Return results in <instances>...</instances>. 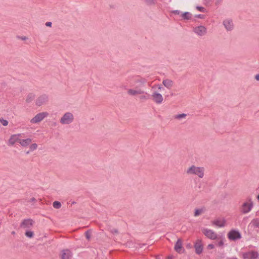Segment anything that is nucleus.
<instances>
[{"label": "nucleus", "instance_id": "obj_1", "mask_svg": "<svg viewBox=\"0 0 259 259\" xmlns=\"http://www.w3.org/2000/svg\"><path fill=\"white\" fill-rule=\"evenodd\" d=\"M186 174L188 175L197 176L199 178H202L204 175V168L203 167L192 165L187 169Z\"/></svg>", "mask_w": 259, "mask_h": 259}, {"label": "nucleus", "instance_id": "obj_24", "mask_svg": "<svg viewBox=\"0 0 259 259\" xmlns=\"http://www.w3.org/2000/svg\"><path fill=\"white\" fill-rule=\"evenodd\" d=\"M186 116H187L186 114L182 113V114H179L176 115L174 117L175 119H181L182 118H185Z\"/></svg>", "mask_w": 259, "mask_h": 259}, {"label": "nucleus", "instance_id": "obj_32", "mask_svg": "<svg viewBox=\"0 0 259 259\" xmlns=\"http://www.w3.org/2000/svg\"><path fill=\"white\" fill-rule=\"evenodd\" d=\"M110 232L112 233V234H118V230L117 229H115V228H113L112 229L110 230Z\"/></svg>", "mask_w": 259, "mask_h": 259}, {"label": "nucleus", "instance_id": "obj_44", "mask_svg": "<svg viewBox=\"0 0 259 259\" xmlns=\"http://www.w3.org/2000/svg\"><path fill=\"white\" fill-rule=\"evenodd\" d=\"M11 234H12V235H15L16 233H15V231H12V233H11Z\"/></svg>", "mask_w": 259, "mask_h": 259}, {"label": "nucleus", "instance_id": "obj_12", "mask_svg": "<svg viewBox=\"0 0 259 259\" xmlns=\"http://www.w3.org/2000/svg\"><path fill=\"white\" fill-rule=\"evenodd\" d=\"M153 100L157 104H161L163 100L162 96L157 92H154L152 95Z\"/></svg>", "mask_w": 259, "mask_h": 259}, {"label": "nucleus", "instance_id": "obj_19", "mask_svg": "<svg viewBox=\"0 0 259 259\" xmlns=\"http://www.w3.org/2000/svg\"><path fill=\"white\" fill-rule=\"evenodd\" d=\"M32 142V140L30 138H28L26 139L21 140L20 139L19 143L21 144V146L23 147H26Z\"/></svg>", "mask_w": 259, "mask_h": 259}, {"label": "nucleus", "instance_id": "obj_25", "mask_svg": "<svg viewBox=\"0 0 259 259\" xmlns=\"http://www.w3.org/2000/svg\"><path fill=\"white\" fill-rule=\"evenodd\" d=\"M53 206L56 209H59L61 207V204L60 202L55 201L53 203Z\"/></svg>", "mask_w": 259, "mask_h": 259}, {"label": "nucleus", "instance_id": "obj_22", "mask_svg": "<svg viewBox=\"0 0 259 259\" xmlns=\"http://www.w3.org/2000/svg\"><path fill=\"white\" fill-rule=\"evenodd\" d=\"M181 17L184 20H190L192 17V14L188 12H186L181 14Z\"/></svg>", "mask_w": 259, "mask_h": 259}, {"label": "nucleus", "instance_id": "obj_11", "mask_svg": "<svg viewBox=\"0 0 259 259\" xmlns=\"http://www.w3.org/2000/svg\"><path fill=\"white\" fill-rule=\"evenodd\" d=\"M193 31L199 36H203L206 33V28L203 26H199L194 28Z\"/></svg>", "mask_w": 259, "mask_h": 259}, {"label": "nucleus", "instance_id": "obj_46", "mask_svg": "<svg viewBox=\"0 0 259 259\" xmlns=\"http://www.w3.org/2000/svg\"><path fill=\"white\" fill-rule=\"evenodd\" d=\"M167 259H172V257H168L167 258Z\"/></svg>", "mask_w": 259, "mask_h": 259}, {"label": "nucleus", "instance_id": "obj_29", "mask_svg": "<svg viewBox=\"0 0 259 259\" xmlns=\"http://www.w3.org/2000/svg\"><path fill=\"white\" fill-rule=\"evenodd\" d=\"M37 148V145L35 143L32 144L30 146V150L31 151H33L34 150L36 149Z\"/></svg>", "mask_w": 259, "mask_h": 259}, {"label": "nucleus", "instance_id": "obj_40", "mask_svg": "<svg viewBox=\"0 0 259 259\" xmlns=\"http://www.w3.org/2000/svg\"><path fill=\"white\" fill-rule=\"evenodd\" d=\"M137 82H141L142 84H144L146 82L145 79H141L137 81Z\"/></svg>", "mask_w": 259, "mask_h": 259}, {"label": "nucleus", "instance_id": "obj_3", "mask_svg": "<svg viewBox=\"0 0 259 259\" xmlns=\"http://www.w3.org/2000/svg\"><path fill=\"white\" fill-rule=\"evenodd\" d=\"M253 207V202L250 197H248L247 201L244 202L241 208V211L243 213H247L249 212Z\"/></svg>", "mask_w": 259, "mask_h": 259}, {"label": "nucleus", "instance_id": "obj_5", "mask_svg": "<svg viewBox=\"0 0 259 259\" xmlns=\"http://www.w3.org/2000/svg\"><path fill=\"white\" fill-rule=\"evenodd\" d=\"M49 101V97L46 94H43L39 96L35 101L36 105L40 106L43 104H46Z\"/></svg>", "mask_w": 259, "mask_h": 259}, {"label": "nucleus", "instance_id": "obj_13", "mask_svg": "<svg viewBox=\"0 0 259 259\" xmlns=\"http://www.w3.org/2000/svg\"><path fill=\"white\" fill-rule=\"evenodd\" d=\"M223 25L227 31H231L233 29V23L231 19H226L223 21Z\"/></svg>", "mask_w": 259, "mask_h": 259}, {"label": "nucleus", "instance_id": "obj_42", "mask_svg": "<svg viewBox=\"0 0 259 259\" xmlns=\"http://www.w3.org/2000/svg\"><path fill=\"white\" fill-rule=\"evenodd\" d=\"M35 201H36V199L34 197L31 198L30 200V202H35Z\"/></svg>", "mask_w": 259, "mask_h": 259}, {"label": "nucleus", "instance_id": "obj_14", "mask_svg": "<svg viewBox=\"0 0 259 259\" xmlns=\"http://www.w3.org/2000/svg\"><path fill=\"white\" fill-rule=\"evenodd\" d=\"M145 92L143 90L140 89H137V88H136V89H128L127 91V94L132 96H135L138 94L142 95Z\"/></svg>", "mask_w": 259, "mask_h": 259}, {"label": "nucleus", "instance_id": "obj_2", "mask_svg": "<svg viewBox=\"0 0 259 259\" xmlns=\"http://www.w3.org/2000/svg\"><path fill=\"white\" fill-rule=\"evenodd\" d=\"M74 117L71 112H66L60 119V122L62 124H69L74 120Z\"/></svg>", "mask_w": 259, "mask_h": 259}, {"label": "nucleus", "instance_id": "obj_16", "mask_svg": "<svg viewBox=\"0 0 259 259\" xmlns=\"http://www.w3.org/2000/svg\"><path fill=\"white\" fill-rule=\"evenodd\" d=\"M175 250L178 253L182 252V241L181 239H179L175 245Z\"/></svg>", "mask_w": 259, "mask_h": 259}, {"label": "nucleus", "instance_id": "obj_9", "mask_svg": "<svg viewBox=\"0 0 259 259\" xmlns=\"http://www.w3.org/2000/svg\"><path fill=\"white\" fill-rule=\"evenodd\" d=\"M34 221L30 219L24 220L20 224V227L23 229H29L33 225Z\"/></svg>", "mask_w": 259, "mask_h": 259}, {"label": "nucleus", "instance_id": "obj_18", "mask_svg": "<svg viewBox=\"0 0 259 259\" xmlns=\"http://www.w3.org/2000/svg\"><path fill=\"white\" fill-rule=\"evenodd\" d=\"M163 84L167 89H170L173 86V81L169 79H164L162 81Z\"/></svg>", "mask_w": 259, "mask_h": 259}, {"label": "nucleus", "instance_id": "obj_6", "mask_svg": "<svg viewBox=\"0 0 259 259\" xmlns=\"http://www.w3.org/2000/svg\"><path fill=\"white\" fill-rule=\"evenodd\" d=\"M202 233L205 236L210 239L214 240L217 238V234L212 230L208 229H203Z\"/></svg>", "mask_w": 259, "mask_h": 259}, {"label": "nucleus", "instance_id": "obj_21", "mask_svg": "<svg viewBox=\"0 0 259 259\" xmlns=\"http://www.w3.org/2000/svg\"><path fill=\"white\" fill-rule=\"evenodd\" d=\"M249 225H251L254 228H259V218L253 219L251 221Z\"/></svg>", "mask_w": 259, "mask_h": 259}, {"label": "nucleus", "instance_id": "obj_43", "mask_svg": "<svg viewBox=\"0 0 259 259\" xmlns=\"http://www.w3.org/2000/svg\"><path fill=\"white\" fill-rule=\"evenodd\" d=\"M20 38L23 40H26L27 39V38L26 36H22L20 37Z\"/></svg>", "mask_w": 259, "mask_h": 259}, {"label": "nucleus", "instance_id": "obj_27", "mask_svg": "<svg viewBox=\"0 0 259 259\" xmlns=\"http://www.w3.org/2000/svg\"><path fill=\"white\" fill-rule=\"evenodd\" d=\"M203 209H196L194 213V216L197 217L201 214L203 212Z\"/></svg>", "mask_w": 259, "mask_h": 259}, {"label": "nucleus", "instance_id": "obj_35", "mask_svg": "<svg viewBox=\"0 0 259 259\" xmlns=\"http://www.w3.org/2000/svg\"><path fill=\"white\" fill-rule=\"evenodd\" d=\"M223 2V0H215V4L217 6L221 4Z\"/></svg>", "mask_w": 259, "mask_h": 259}, {"label": "nucleus", "instance_id": "obj_36", "mask_svg": "<svg viewBox=\"0 0 259 259\" xmlns=\"http://www.w3.org/2000/svg\"><path fill=\"white\" fill-rule=\"evenodd\" d=\"M172 13L176 15H179L181 13V12L179 10H174L172 11Z\"/></svg>", "mask_w": 259, "mask_h": 259}, {"label": "nucleus", "instance_id": "obj_48", "mask_svg": "<svg viewBox=\"0 0 259 259\" xmlns=\"http://www.w3.org/2000/svg\"><path fill=\"white\" fill-rule=\"evenodd\" d=\"M158 89H161V88L160 87H159L158 88Z\"/></svg>", "mask_w": 259, "mask_h": 259}, {"label": "nucleus", "instance_id": "obj_49", "mask_svg": "<svg viewBox=\"0 0 259 259\" xmlns=\"http://www.w3.org/2000/svg\"><path fill=\"white\" fill-rule=\"evenodd\" d=\"M235 259H237V258H235Z\"/></svg>", "mask_w": 259, "mask_h": 259}, {"label": "nucleus", "instance_id": "obj_45", "mask_svg": "<svg viewBox=\"0 0 259 259\" xmlns=\"http://www.w3.org/2000/svg\"><path fill=\"white\" fill-rule=\"evenodd\" d=\"M75 203H76V202H74V201H73V202H72V204H75Z\"/></svg>", "mask_w": 259, "mask_h": 259}, {"label": "nucleus", "instance_id": "obj_8", "mask_svg": "<svg viewBox=\"0 0 259 259\" xmlns=\"http://www.w3.org/2000/svg\"><path fill=\"white\" fill-rule=\"evenodd\" d=\"M258 257V253L256 251H248L243 254L244 259H256Z\"/></svg>", "mask_w": 259, "mask_h": 259}, {"label": "nucleus", "instance_id": "obj_47", "mask_svg": "<svg viewBox=\"0 0 259 259\" xmlns=\"http://www.w3.org/2000/svg\"><path fill=\"white\" fill-rule=\"evenodd\" d=\"M29 151H27V152H26V154H29Z\"/></svg>", "mask_w": 259, "mask_h": 259}, {"label": "nucleus", "instance_id": "obj_34", "mask_svg": "<svg viewBox=\"0 0 259 259\" xmlns=\"http://www.w3.org/2000/svg\"><path fill=\"white\" fill-rule=\"evenodd\" d=\"M195 17L197 18L203 19L204 18V15L201 14L196 15Z\"/></svg>", "mask_w": 259, "mask_h": 259}, {"label": "nucleus", "instance_id": "obj_4", "mask_svg": "<svg viewBox=\"0 0 259 259\" xmlns=\"http://www.w3.org/2000/svg\"><path fill=\"white\" fill-rule=\"evenodd\" d=\"M48 115V113L47 112L39 113L30 120V122L32 123L39 122L42 120Z\"/></svg>", "mask_w": 259, "mask_h": 259}, {"label": "nucleus", "instance_id": "obj_17", "mask_svg": "<svg viewBox=\"0 0 259 259\" xmlns=\"http://www.w3.org/2000/svg\"><path fill=\"white\" fill-rule=\"evenodd\" d=\"M72 257L71 252L68 250L66 249L62 251V259H71Z\"/></svg>", "mask_w": 259, "mask_h": 259}, {"label": "nucleus", "instance_id": "obj_23", "mask_svg": "<svg viewBox=\"0 0 259 259\" xmlns=\"http://www.w3.org/2000/svg\"><path fill=\"white\" fill-rule=\"evenodd\" d=\"M35 98V95L33 93L29 94L26 99V102L27 103L31 102Z\"/></svg>", "mask_w": 259, "mask_h": 259}, {"label": "nucleus", "instance_id": "obj_20", "mask_svg": "<svg viewBox=\"0 0 259 259\" xmlns=\"http://www.w3.org/2000/svg\"><path fill=\"white\" fill-rule=\"evenodd\" d=\"M212 224L219 227H223L225 226V220L221 221V220H214L212 222Z\"/></svg>", "mask_w": 259, "mask_h": 259}, {"label": "nucleus", "instance_id": "obj_15", "mask_svg": "<svg viewBox=\"0 0 259 259\" xmlns=\"http://www.w3.org/2000/svg\"><path fill=\"white\" fill-rule=\"evenodd\" d=\"M20 134L13 135L11 136L9 140V144L10 145H13L16 142H20V139L19 138Z\"/></svg>", "mask_w": 259, "mask_h": 259}, {"label": "nucleus", "instance_id": "obj_30", "mask_svg": "<svg viewBox=\"0 0 259 259\" xmlns=\"http://www.w3.org/2000/svg\"><path fill=\"white\" fill-rule=\"evenodd\" d=\"M196 9H197V10H198V11H199L200 12H205V9L203 7L197 6Z\"/></svg>", "mask_w": 259, "mask_h": 259}, {"label": "nucleus", "instance_id": "obj_39", "mask_svg": "<svg viewBox=\"0 0 259 259\" xmlns=\"http://www.w3.org/2000/svg\"><path fill=\"white\" fill-rule=\"evenodd\" d=\"M254 78H255L257 81H259V73H258V74H256V75L254 76Z\"/></svg>", "mask_w": 259, "mask_h": 259}, {"label": "nucleus", "instance_id": "obj_41", "mask_svg": "<svg viewBox=\"0 0 259 259\" xmlns=\"http://www.w3.org/2000/svg\"><path fill=\"white\" fill-rule=\"evenodd\" d=\"M224 244V242H223V241H220L219 243H218V245L219 246H222Z\"/></svg>", "mask_w": 259, "mask_h": 259}, {"label": "nucleus", "instance_id": "obj_33", "mask_svg": "<svg viewBox=\"0 0 259 259\" xmlns=\"http://www.w3.org/2000/svg\"><path fill=\"white\" fill-rule=\"evenodd\" d=\"M140 99L141 100H146L148 99V98L147 97V96H146V95H141V96H140Z\"/></svg>", "mask_w": 259, "mask_h": 259}, {"label": "nucleus", "instance_id": "obj_31", "mask_svg": "<svg viewBox=\"0 0 259 259\" xmlns=\"http://www.w3.org/2000/svg\"><path fill=\"white\" fill-rule=\"evenodd\" d=\"M85 237L88 240H90L91 238V232L90 231H87L85 233Z\"/></svg>", "mask_w": 259, "mask_h": 259}, {"label": "nucleus", "instance_id": "obj_28", "mask_svg": "<svg viewBox=\"0 0 259 259\" xmlns=\"http://www.w3.org/2000/svg\"><path fill=\"white\" fill-rule=\"evenodd\" d=\"M0 122L4 126H7L8 124V121L3 118L0 119Z\"/></svg>", "mask_w": 259, "mask_h": 259}, {"label": "nucleus", "instance_id": "obj_7", "mask_svg": "<svg viewBox=\"0 0 259 259\" xmlns=\"http://www.w3.org/2000/svg\"><path fill=\"white\" fill-rule=\"evenodd\" d=\"M228 237L231 240H236L240 239L241 235L239 231L233 230L229 232Z\"/></svg>", "mask_w": 259, "mask_h": 259}, {"label": "nucleus", "instance_id": "obj_10", "mask_svg": "<svg viewBox=\"0 0 259 259\" xmlns=\"http://www.w3.org/2000/svg\"><path fill=\"white\" fill-rule=\"evenodd\" d=\"M194 247L195 252L197 254H200L202 253L203 249L202 240L201 239H197L194 244Z\"/></svg>", "mask_w": 259, "mask_h": 259}, {"label": "nucleus", "instance_id": "obj_38", "mask_svg": "<svg viewBox=\"0 0 259 259\" xmlns=\"http://www.w3.org/2000/svg\"><path fill=\"white\" fill-rule=\"evenodd\" d=\"M52 22H47L46 23V26L48 27H51L52 26Z\"/></svg>", "mask_w": 259, "mask_h": 259}, {"label": "nucleus", "instance_id": "obj_37", "mask_svg": "<svg viewBox=\"0 0 259 259\" xmlns=\"http://www.w3.org/2000/svg\"><path fill=\"white\" fill-rule=\"evenodd\" d=\"M214 245H213V244H209V245L207 246V248H208V249H213V248H214Z\"/></svg>", "mask_w": 259, "mask_h": 259}, {"label": "nucleus", "instance_id": "obj_26", "mask_svg": "<svg viewBox=\"0 0 259 259\" xmlns=\"http://www.w3.org/2000/svg\"><path fill=\"white\" fill-rule=\"evenodd\" d=\"M25 234L26 236L30 238H31L34 236V233L31 231H27Z\"/></svg>", "mask_w": 259, "mask_h": 259}]
</instances>
